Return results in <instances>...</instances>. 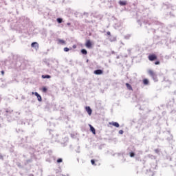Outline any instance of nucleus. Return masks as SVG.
<instances>
[{"instance_id":"nucleus-7","label":"nucleus","mask_w":176,"mask_h":176,"mask_svg":"<svg viewBox=\"0 0 176 176\" xmlns=\"http://www.w3.org/2000/svg\"><path fill=\"white\" fill-rule=\"evenodd\" d=\"M85 110L87 111L88 115H89V116L91 115V112H93V111L91 110L90 107H86Z\"/></svg>"},{"instance_id":"nucleus-12","label":"nucleus","mask_w":176,"mask_h":176,"mask_svg":"<svg viewBox=\"0 0 176 176\" xmlns=\"http://www.w3.org/2000/svg\"><path fill=\"white\" fill-rule=\"evenodd\" d=\"M90 130L93 133V134H96V129L91 125H90Z\"/></svg>"},{"instance_id":"nucleus-13","label":"nucleus","mask_w":176,"mask_h":176,"mask_svg":"<svg viewBox=\"0 0 176 176\" xmlns=\"http://www.w3.org/2000/svg\"><path fill=\"white\" fill-rule=\"evenodd\" d=\"M126 86L127 89H129V90H133V88L131 87V85H130V84L126 83Z\"/></svg>"},{"instance_id":"nucleus-11","label":"nucleus","mask_w":176,"mask_h":176,"mask_svg":"<svg viewBox=\"0 0 176 176\" xmlns=\"http://www.w3.org/2000/svg\"><path fill=\"white\" fill-rule=\"evenodd\" d=\"M43 79H50L51 76L50 75H43Z\"/></svg>"},{"instance_id":"nucleus-2","label":"nucleus","mask_w":176,"mask_h":176,"mask_svg":"<svg viewBox=\"0 0 176 176\" xmlns=\"http://www.w3.org/2000/svg\"><path fill=\"white\" fill-rule=\"evenodd\" d=\"M148 58L150 61H155V60H156L157 57L156 56V55L152 54V55H149Z\"/></svg>"},{"instance_id":"nucleus-8","label":"nucleus","mask_w":176,"mask_h":176,"mask_svg":"<svg viewBox=\"0 0 176 176\" xmlns=\"http://www.w3.org/2000/svg\"><path fill=\"white\" fill-rule=\"evenodd\" d=\"M38 43L34 42L32 43V47H34V49H36V50H38V49L39 48V47L38 46Z\"/></svg>"},{"instance_id":"nucleus-6","label":"nucleus","mask_w":176,"mask_h":176,"mask_svg":"<svg viewBox=\"0 0 176 176\" xmlns=\"http://www.w3.org/2000/svg\"><path fill=\"white\" fill-rule=\"evenodd\" d=\"M102 70L101 69H97L94 72V74H95V75H102Z\"/></svg>"},{"instance_id":"nucleus-14","label":"nucleus","mask_w":176,"mask_h":176,"mask_svg":"<svg viewBox=\"0 0 176 176\" xmlns=\"http://www.w3.org/2000/svg\"><path fill=\"white\" fill-rule=\"evenodd\" d=\"M81 53H82V54H87V51L86 50H85V49H82V50H81Z\"/></svg>"},{"instance_id":"nucleus-27","label":"nucleus","mask_w":176,"mask_h":176,"mask_svg":"<svg viewBox=\"0 0 176 176\" xmlns=\"http://www.w3.org/2000/svg\"><path fill=\"white\" fill-rule=\"evenodd\" d=\"M155 152L157 153V152H159V150H155Z\"/></svg>"},{"instance_id":"nucleus-26","label":"nucleus","mask_w":176,"mask_h":176,"mask_svg":"<svg viewBox=\"0 0 176 176\" xmlns=\"http://www.w3.org/2000/svg\"><path fill=\"white\" fill-rule=\"evenodd\" d=\"M73 47H74V49H75V48L76 47V45H74Z\"/></svg>"},{"instance_id":"nucleus-29","label":"nucleus","mask_w":176,"mask_h":176,"mask_svg":"<svg viewBox=\"0 0 176 176\" xmlns=\"http://www.w3.org/2000/svg\"><path fill=\"white\" fill-rule=\"evenodd\" d=\"M1 74L3 75V71L1 72Z\"/></svg>"},{"instance_id":"nucleus-22","label":"nucleus","mask_w":176,"mask_h":176,"mask_svg":"<svg viewBox=\"0 0 176 176\" xmlns=\"http://www.w3.org/2000/svg\"><path fill=\"white\" fill-rule=\"evenodd\" d=\"M91 164H93V166H94V163H95L94 160H91Z\"/></svg>"},{"instance_id":"nucleus-5","label":"nucleus","mask_w":176,"mask_h":176,"mask_svg":"<svg viewBox=\"0 0 176 176\" xmlns=\"http://www.w3.org/2000/svg\"><path fill=\"white\" fill-rule=\"evenodd\" d=\"M85 46L88 49H90L91 47V41H90V40H87L86 43H85Z\"/></svg>"},{"instance_id":"nucleus-21","label":"nucleus","mask_w":176,"mask_h":176,"mask_svg":"<svg viewBox=\"0 0 176 176\" xmlns=\"http://www.w3.org/2000/svg\"><path fill=\"white\" fill-rule=\"evenodd\" d=\"M155 65H159L160 64V62L156 61V62L155 63Z\"/></svg>"},{"instance_id":"nucleus-25","label":"nucleus","mask_w":176,"mask_h":176,"mask_svg":"<svg viewBox=\"0 0 176 176\" xmlns=\"http://www.w3.org/2000/svg\"><path fill=\"white\" fill-rule=\"evenodd\" d=\"M63 176H69V174H67L66 175H63Z\"/></svg>"},{"instance_id":"nucleus-1","label":"nucleus","mask_w":176,"mask_h":176,"mask_svg":"<svg viewBox=\"0 0 176 176\" xmlns=\"http://www.w3.org/2000/svg\"><path fill=\"white\" fill-rule=\"evenodd\" d=\"M148 74L151 76V78L155 80V82H157V76L156 75V73L153 72V70H148Z\"/></svg>"},{"instance_id":"nucleus-18","label":"nucleus","mask_w":176,"mask_h":176,"mask_svg":"<svg viewBox=\"0 0 176 176\" xmlns=\"http://www.w3.org/2000/svg\"><path fill=\"white\" fill-rule=\"evenodd\" d=\"M64 52H69V48H68V47H65V48H64Z\"/></svg>"},{"instance_id":"nucleus-28","label":"nucleus","mask_w":176,"mask_h":176,"mask_svg":"<svg viewBox=\"0 0 176 176\" xmlns=\"http://www.w3.org/2000/svg\"><path fill=\"white\" fill-rule=\"evenodd\" d=\"M67 25H71V23H67Z\"/></svg>"},{"instance_id":"nucleus-4","label":"nucleus","mask_w":176,"mask_h":176,"mask_svg":"<svg viewBox=\"0 0 176 176\" xmlns=\"http://www.w3.org/2000/svg\"><path fill=\"white\" fill-rule=\"evenodd\" d=\"M57 43H58V45H65V41L60 39V38H58Z\"/></svg>"},{"instance_id":"nucleus-15","label":"nucleus","mask_w":176,"mask_h":176,"mask_svg":"<svg viewBox=\"0 0 176 176\" xmlns=\"http://www.w3.org/2000/svg\"><path fill=\"white\" fill-rule=\"evenodd\" d=\"M144 85H148V83H149V80H148V79H144L143 80Z\"/></svg>"},{"instance_id":"nucleus-24","label":"nucleus","mask_w":176,"mask_h":176,"mask_svg":"<svg viewBox=\"0 0 176 176\" xmlns=\"http://www.w3.org/2000/svg\"><path fill=\"white\" fill-rule=\"evenodd\" d=\"M107 35H111V32H107Z\"/></svg>"},{"instance_id":"nucleus-10","label":"nucleus","mask_w":176,"mask_h":176,"mask_svg":"<svg viewBox=\"0 0 176 176\" xmlns=\"http://www.w3.org/2000/svg\"><path fill=\"white\" fill-rule=\"evenodd\" d=\"M119 3H120V5H121V6H124V5H126V3H127V2L126 1H120Z\"/></svg>"},{"instance_id":"nucleus-16","label":"nucleus","mask_w":176,"mask_h":176,"mask_svg":"<svg viewBox=\"0 0 176 176\" xmlns=\"http://www.w3.org/2000/svg\"><path fill=\"white\" fill-rule=\"evenodd\" d=\"M57 21H58V23H63V19H62L61 18H58V19H57Z\"/></svg>"},{"instance_id":"nucleus-19","label":"nucleus","mask_w":176,"mask_h":176,"mask_svg":"<svg viewBox=\"0 0 176 176\" xmlns=\"http://www.w3.org/2000/svg\"><path fill=\"white\" fill-rule=\"evenodd\" d=\"M43 91L44 93H46V91H47V89L46 87H43Z\"/></svg>"},{"instance_id":"nucleus-17","label":"nucleus","mask_w":176,"mask_h":176,"mask_svg":"<svg viewBox=\"0 0 176 176\" xmlns=\"http://www.w3.org/2000/svg\"><path fill=\"white\" fill-rule=\"evenodd\" d=\"M63 162V159L61 158H59L58 160H57V163H62Z\"/></svg>"},{"instance_id":"nucleus-23","label":"nucleus","mask_w":176,"mask_h":176,"mask_svg":"<svg viewBox=\"0 0 176 176\" xmlns=\"http://www.w3.org/2000/svg\"><path fill=\"white\" fill-rule=\"evenodd\" d=\"M123 133H124L123 130H120L119 131V134H123Z\"/></svg>"},{"instance_id":"nucleus-9","label":"nucleus","mask_w":176,"mask_h":176,"mask_svg":"<svg viewBox=\"0 0 176 176\" xmlns=\"http://www.w3.org/2000/svg\"><path fill=\"white\" fill-rule=\"evenodd\" d=\"M109 124H111L112 126H114L115 127H119V123L118 122H109Z\"/></svg>"},{"instance_id":"nucleus-3","label":"nucleus","mask_w":176,"mask_h":176,"mask_svg":"<svg viewBox=\"0 0 176 176\" xmlns=\"http://www.w3.org/2000/svg\"><path fill=\"white\" fill-rule=\"evenodd\" d=\"M32 94H34L36 97H37L38 101L41 102L42 101V96L38 94V92H32Z\"/></svg>"},{"instance_id":"nucleus-20","label":"nucleus","mask_w":176,"mask_h":176,"mask_svg":"<svg viewBox=\"0 0 176 176\" xmlns=\"http://www.w3.org/2000/svg\"><path fill=\"white\" fill-rule=\"evenodd\" d=\"M130 156H131V157H134V156H135L134 153H131Z\"/></svg>"}]
</instances>
